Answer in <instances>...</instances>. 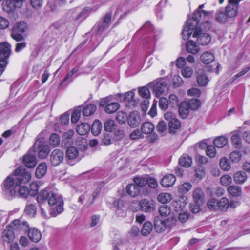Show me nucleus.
I'll list each match as a JSON object with an SVG mask.
<instances>
[{
  "label": "nucleus",
  "instance_id": "f257e3e1",
  "mask_svg": "<svg viewBox=\"0 0 250 250\" xmlns=\"http://www.w3.org/2000/svg\"><path fill=\"white\" fill-rule=\"evenodd\" d=\"M31 178V174L27 171L23 166L19 167L14 174L8 176L4 182L5 194L8 198L14 196L16 193V188L21 183L28 182Z\"/></svg>",
  "mask_w": 250,
  "mask_h": 250
},
{
  "label": "nucleus",
  "instance_id": "f03ea898",
  "mask_svg": "<svg viewBox=\"0 0 250 250\" xmlns=\"http://www.w3.org/2000/svg\"><path fill=\"white\" fill-rule=\"evenodd\" d=\"M46 200L49 205L52 207L50 210V214L52 217L56 216L63 211V201L60 194L54 191L43 189L37 196V200L39 204H42Z\"/></svg>",
  "mask_w": 250,
  "mask_h": 250
},
{
  "label": "nucleus",
  "instance_id": "7ed1b4c3",
  "mask_svg": "<svg viewBox=\"0 0 250 250\" xmlns=\"http://www.w3.org/2000/svg\"><path fill=\"white\" fill-rule=\"evenodd\" d=\"M204 6V4L200 5L194 12L193 18L188 20L182 31L183 40H187L192 35L194 28L198 25L199 21L202 19V17H206L209 16V12L202 10Z\"/></svg>",
  "mask_w": 250,
  "mask_h": 250
},
{
  "label": "nucleus",
  "instance_id": "20e7f679",
  "mask_svg": "<svg viewBox=\"0 0 250 250\" xmlns=\"http://www.w3.org/2000/svg\"><path fill=\"white\" fill-rule=\"evenodd\" d=\"M202 26H204V28L200 27H197L196 25L193 30V37L197 38V43L202 46L207 45L210 43L211 41V37L210 35L206 32L211 28V23L208 21H206Z\"/></svg>",
  "mask_w": 250,
  "mask_h": 250
},
{
  "label": "nucleus",
  "instance_id": "39448f33",
  "mask_svg": "<svg viewBox=\"0 0 250 250\" xmlns=\"http://www.w3.org/2000/svg\"><path fill=\"white\" fill-rule=\"evenodd\" d=\"M113 96L110 95L100 99L99 106L104 107V111L107 114H112L116 112L120 107L117 102H113Z\"/></svg>",
  "mask_w": 250,
  "mask_h": 250
},
{
  "label": "nucleus",
  "instance_id": "423d86ee",
  "mask_svg": "<svg viewBox=\"0 0 250 250\" xmlns=\"http://www.w3.org/2000/svg\"><path fill=\"white\" fill-rule=\"evenodd\" d=\"M11 45L7 42L0 44V76L3 73L8 63L7 58L11 54Z\"/></svg>",
  "mask_w": 250,
  "mask_h": 250
},
{
  "label": "nucleus",
  "instance_id": "0eeeda50",
  "mask_svg": "<svg viewBox=\"0 0 250 250\" xmlns=\"http://www.w3.org/2000/svg\"><path fill=\"white\" fill-rule=\"evenodd\" d=\"M26 24L24 22L17 23L13 28L11 37L16 42H20L24 39V36L21 34L25 32Z\"/></svg>",
  "mask_w": 250,
  "mask_h": 250
},
{
  "label": "nucleus",
  "instance_id": "6e6552de",
  "mask_svg": "<svg viewBox=\"0 0 250 250\" xmlns=\"http://www.w3.org/2000/svg\"><path fill=\"white\" fill-rule=\"evenodd\" d=\"M149 86L152 88L153 93L157 97H159L167 89L166 82L163 79L149 83Z\"/></svg>",
  "mask_w": 250,
  "mask_h": 250
},
{
  "label": "nucleus",
  "instance_id": "1a4fd4ad",
  "mask_svg": "<svg viewBox=\"0 0 250 250\" xmlns=\"http://www.w3.org/2000/svg\"><path fill=\"white\" fill-rule=\"evenodd\" d=\"M35 151L41 159L45 158L49 152V146L44 142L37 141L34 145Z\"/></svg>",
  "mask_w": 250,
  "mask_h": 250
},
{
  "label": "nucleus",
  "instance_id": "9d476101",
  "mask_svg": "<svg viewBox=\"0 0 250 250\" xmlns=\"http://www.w3.org/2000/svg\"><path fill=\"white\" fill-rule=\"evenodd\" d=\"M64 159V153L62 150L55 149L50 155V161L53 166H59L61 164Z\"/></svg>",
  "mask_w": 250,
  "mask_h": 250
},
{
  "label": "nucleus",
  "instance_id": "9b49d317",
  "mask_svg": "<svg viewBox=\"0 0 250 250\" xmlns=\"http://www.w3.org/2000/svg\"><path fill=\"white\" fill-rule=\"evenodd\" d=\"M134 92L133 91H130L126 92L124 95L121 93H118L116 95L119 98H121L123 96V101L127 102L126 106L129 108L135 107L137 102L134 99Z\"/></svg>",
  "mask_w": 250,
  "mask_h": 250
},
{
  "label": "nucleus",
  "instance_id": "f8f14e48",
  "mask_svg": "<svg viewBox=\"0 0 250 250\" xmlns=\"http://www.w3.org/2000/svg\"><path fill=\"white\" fill-rule=\"evenodd\" d=\"M139 205L141 210L145 212H150L155 209L154 202L152 200L144 199L139 201Z\"/></svg>",
  "mask_w": 250,
  "mask_h": 250
},
{
  "label": "nucleus",
  "instance_id": "ddd939ff",
  "mask_svg": "<svg viewBox=\"0 0 250 250\" xmlns=\"http://www.w3.org/2000/svg\"><path fill=\"white\" fill-rule=\"evenodd\" d=\"M74 134L73 130L70 129L63 132L62 135V146H67L70 145L73 143L72 137Z\"/></svg>",
  "mask_w": 250,
  "mask_h": 250
},
{
  "label": "nucleus",
  "instance_id": "4468645a",
  "mask_svg": "<svg viewBox=\"0 0 250 250\" xmlns=\"http://www.w3.org/2000/svg\"><path fill=\"white\" fill-rule=\"evenodd\" d=\"M128 124L132 127L137 126L140 123V116L136 111L131 112L127 118Z\"/></svg>",
  "mask_w": 250,
  "mask_h": 250
},
{
  "label": "nucleus",
  "instance_id": "2eb2a0df",
  "mask_svg": "<svg viewBox=\"0 0 250 250\" xmlns=\"http://www.w3.org/2000/svg\"><path fill=\"white\" fill-rule=\"evenodd\" d=\"M233 178L236 184L242 185L247 181L248 175L245 171L240 170L234 173Z\"/></svg>",
  "mask_w": 250,
  "mask_h": 250
},
{
  "label": "nucleus",
  "instance_id": "dca6fc26",
  "mask_svg": "<svg viewBox=\"0 0 250 250\" xmlns=\"http://www.w3.org/2000/svg\"><path fill=\"white\" fill-rule=\"evenodd\" d=\"M196 79L197 83L200 86H206L209 82L208 78L202 69H199L197 71Z\"/></svg>",
  "mask_w": 250,
  "mask_h": 250
},
{
  "label": "nucleus",
  "instance_id": "f3484780",
  "mask_svg": "<svg viewBox=\"0 0 250 250\" xmlns=\"http://www.w3.org/2000/svg\"><path fill=\"white\" fill-rule=\"evenodd\" d=\"M176 181V178L173 174H167L161 180V184L164 187H171Z\"/></svg>",
  "mask_w": 250,
  "mask_h": 250
},
{
  "label": "nucleus",
  "instance_id": "a211bd4d",
  "mask_svg": "<svg viewBox=\"0 0 250 250\" xmlns=\"http://www.w3.org/2000/svg\"><path fill=\"white\" fill-rule=\"evenodd\" d=\"M2 239L7 243H12L15 239V234L13 230L9 227H6L5 229L2 232Z\"/></svg>",
  "mask_w": 250,
  "mask_h": 250
},
{
  "label": "nucleus",
  "instance_id": "6ab92c4d",
  "mask_svg": "<svg viewBox=\"0 0 250 250\" xmlns=\"http://www.w3.org/2000/svg\"><path fill=\"white\" fill-rule=\"evenodd\" d=\"M126 191L129 196L132 197H136L139 195L140 189H139V187L137 185L132 183L128 184L126 186Z\"/></svg>",
  "mask_w": 250,
  "mask_h": 250
},
{
  "label": "nucleus",
  "instance_id": "aec40b11",
  "mask_svg": "<svg viewBox=\"0 0 250 250\" xmlns=\"http://www.w3.org/2000/svg\"><path fill=\"white\" fill-rule=\"evenodd\" d=\"M23 164L28 168H33L37 164V160L33 154H27L23 157Z\"/></svg>",
  "mask_w": 250,
  "mask_h": 250
},
{
  "label": "nucleus",
  "instance_id": "412c9836",
  "mask_svg": "<svg viewBox=\"0 0 250 250\" xmlns=\"http://www.w3.org/2000/svg\"><path fill=\"white\" fill-rule=\"evenodd\" d=\"M28 235L31 241L37 243L42 238L41 232L35 228H31L29 229Z\"/></svg>",
  "mask_w": 250,
  "mask_h": 250
},
{
  "label": "nucleus",
  "instance_id": "4be33fe9",
  "mask_svg": "<svg viewBox=\"0 0 250 250\" xmlns=\"http://www.w3.org/2000/svg\"><path fill=\"white\" fill-rule=\"evenodd\" d=\"M200 45L193 41H188L186 44V49L187 51L193 54H196L200 51Z\"/></svg>",
  "mask_w": 250,
  "mask_h": 250
},
{
  "label": "nucleus",
  "instance_id": "5701e85b",
  "mask_svg": "<svg viewBox=\"0 0 250 250\" xmlns=\"http://www.w3.org/2000/svg\"><path fill=\"white\" fill-rule=\"evenodd\" d=\"M193 198L195 204H203L204 193L202 189L199 188L195 189L193 192Z\"/></svg>",
  "mask_w": 250,
  "mask_h": 250
},
{
  "label": "nucleus",
  "instance_id": "b1692460",
  "mask_svg": "<svg viewBox=\"0 0 250 250\" xmlns=\"http://www.w3.org/2000/svg\"><path fill=\"white\" fill-rule=\"evenodd\" d=\"M25 0H11L10 4H12L13 7L11 8L10 7L9 8H8V6L7 7H3V9L7 13L13 12L15 8H21Z\"/></svg>",
  "mask_w": 250,
  "mask_h": 250
},
{
  "label": "nucleus",
  "instance_id": "393cba45",
  "mask_svg": "<svg viewBox=\"0 0 250 250\" xmlns=\"http://www.w3.org/2000/svg\"><path fill=\"white\" fill-rule=\"evenodd\" d=\"M154 129V125L149 122H145L141 126L142 133L145 134H149L152 133Z\"/></svg>",
  "mask_w": 250,
  "mask_h": 250
},
{
  "label": "nucleus",
  "instance_id": "a878e982",
  "mask_svg": "<svg viewBox=\"0 0 250 250\" xmlns=\"http://www.w3.org/2000/svg\"><path fill=\"white\" fill-rule=\"evenodd\" d=\"M227 191L231 196L235 197H240L242 194L241 188L235 185L229 186Z\"/></svg>",
  "mask_w": 250,
  "mask_h": 250
},
{
  "label": "nucleus",
  "instance_id": "bb28decb",
  "mask_svg": "<svg viewBox=\"0 0 250 250\" xmlns=\"http://www.w3.org/2000/svg\"><path fill=\"white\" fill-rule=\"evenodd\" d=\"M47 168V165L45 163H42L39 164L36 169V177L39 179L42 178L46 173Z\"/></svg>",
  "mask_w": 250,
  "mask_h": 250
},
{
  "label": "nucleus",
  "instance_id": "cd10ccee",
  "mask_svg": "<svg viewBox=\"0 0 250 250\" xmlns=\"http://www.w3.org/2000/svg\"><path fill=\"white\" fill-rule=\"evenodd\" d=\"M79 155V151L75 147L71 146L68 147L66 151V157L69 160L76 159Z\"/></svg>",
  "mask_w": 250,
  "mask_h": 250
},
{
  "label": "nucleus",
  "instance_id": "c85d7f7f",
  "mask_svg": "<svg viewBox=\"0 0 250 250\" xmlns=\"http://www.w3.org/2000/svg\"><path fill=\"white\" fill-rule=\"evenodd\" d=\"M168 126L170 133L174 134L176 131L180 130L181 128V123L178 119H173L171 121L169 122Z\"/></svg>",
  "mask_w": 250,
  "mask_h": 250
},
{
  "label": "nucleus",
  "instance_id": "c756f323",
  "mask_svg": "<svg viewBox=\"0 0 250 250\" xmlns=\"http://www.w3.org/2000/svg\"><path fill=\"white\" fill-rule=\"evenodd\" d=\"M188 203V200L187 198L184 197L181 198L174 204L176 212L185 211L184 209L186 208Z\"/></svg>",
  "mask_w": 250,
  "mask_h": 250
},
{
  "label": "nucleus",
  "instance_id": "7c9ffc66",
  "mask_svg": "<svg viewBox=\"0 0 250 250\" xmlns=\"http://www.w3.org/2000/svg\"><path fill=\"white\" fill-rule=\"evenodd\" d=\"M102 129V124L99 120H95L91 126V132L94 136L98 135Z\"/></svg>",
  "mask_w": 250,
  "mask_h": 250
},
{
  "label": "nucleus",
  "instance_id": "2f4dec72",
  "mask_svg": "<svg viewBox=\"0 0 250 250\" xmlns=\"http://www.w3.org/2000/svg\"><path fill=\"white\" fill-rule=\"evenodd\" d=\"M166 228V223L164 220L158 217L155 218L154 221V229L158 232H161L165 230Z\"/></svg>",
  "mask_w": 250,
  "mask_h": 250
},
{
  "label": "nucleus",
  "instance_id": "473e14b6",
  "mask_svg": "<svg viewBox=\"0 0 250 250\" xmlns=\"http://www.w3.org/2000/svg\"><path fill=\"white\" fill-rule=\"evenodd\" d=\"M214 54L209 51L204 52L201 55V60L202 62L205 64H208L214 60Z\"/></svg>",
  "mask_w": 250,
  "mask_h": 250
},
{
  "label": "nucleus",
  "instance_id": "72a5a7b5",
  "mask_svg": "<svg viewBox=\"0 0 250 250\" xmlns=\"http://www.w3.org/2000/svg\"><path fill=\"white\" fill-rule=\"evenodd\" d=\"M189 108L186 101L182 102L179 107V113L180 116L183 119L186 118L189 114Z\"/></svg>",
  "mask_w": 250,
  "mask_h": 250
},
{
  "label": "nucleus",
  "instance_id": "f704fd0d",
  "mask_svg": "<svg viewBox=\"0 0 250 250\" xmlns=\"http://www.w3.org/2000/svg\"><path fill=\"white\" fill-rule=\"evenodd\" d=\"M76 130L77 133L80 135H84L90 130V125L85 123H81L78 125Z\"/></svg>",
  "mask_w": 250,
  "mask_h": 250
},
{
  "label": "nucleus",
  "instance_id": "c9c22d12",
  "mask_svg": "<svg viewBox=\"0 0 250 250\" xmlns=\"http://www.w3.org/2000/svg\"><path fill=\"white\" fill-rule=\"evenodd\" d=\"M179 164L185 167H188L191 166L192 159L187 154H183L179 160Z\"/></svg>",
  "mask_w": 250,
  "mask_h": 250
},
{
  "label": "nucleus",
  "instance_id": "e433bc0d",
  "mask_svg": "<svg viewBox=\"0 0 250 250\" xmlns=\"http://www.w3.org/2000/svg\"><path fill=\"white\" fill-rule=\"evenodd\" d=\"M228 139L224 136H219L214 140L213 144L218 148H222L228 143Z\"/></svg>",
  "mask_w": 250,
  "mask_h": 250
},
{
  "label": "nucleus",
  "instance_id": "4c0bfd02",
  "mask_svg": "<svg viewBox=\"0 0 250 250\" xmlns=\"http://www.w3.org/2000/svg\"><path fill=\"white\" fill-rule=\"evenodd\" d=\"M229 207V200L225 197L222 198L217 203V209L222 211L226 210Z\"/></svg>",
  "mask_w": 250,
  "mask_h": 250
},
{
  "label": "nucleus",
  "instance_id": "58836bf2",
  "mask_svg": "<svg viewBox=\"0 0 250 250\" xmlns=\"http://www.w3.org/2000/svg\"><path fill=\"white\" fill-rule=\"evenodd\" d=\"M157 200L163 204L169 202L172 199V196L168 193H161L157 196Z\"/></svg>",
  "mask_w": 250,
  "mask_h": 250
},
{
  "label": "nucleus",
  "instance_id": "ea45409f",
  "mask_svg": "<svg viewBox=\"0 0 250 250\" xmlns=\"http://www.w3.org/2000/svg\"><path fill=\"white\" fill-rule=\"evenodd\" d=\"M229 158L232 163H237L242 159V154L239 151L234 150L230 153Z\"/></svg>",
  "mask_w": 250,
  "mask_h": 250
},
{
  "label": "nucleus",
  "instance_id": "a19ab883",
  "mask_svg": "<svg viewBox=\"0 0 250 250\" xmlns=\"http://www.w3.org/2000/svg\"><path fill=\"white\" fill-rule=\"evenodd\" d=\"M186 103L188 104V106L189 109L196 110L200 106V101L196 99H192L188 101H186Z\"/></svg>",
  "mask_w": 250,
  "mask_h": 250
},
{
  "label": "nucleus",
  "instance_id": "79ce46f5",
  "mask_svg": "<svg viewBox=\"0 0 250 250\" xmlns=\"http://www.w3.org/2000/svg\"><path fill=\"white\" fill-rule=\"evenodd\" d=\"M152 230V224L150 222H145L142 227L141 233L143 236L149 234Z\"/></svg>",
  "mask_w": 250,
  "mask_h": 250
},
{
  "label": "nucleus",
  "instance_id": "37998d69",
  "mask_svg": "<svg viewBox=\"0 0 250 250\" xmlns=\"http://www.w3.org/2000/svg\"><path fill=\"white\" fill-rule=\"evenodd\" d=\"M116 127V124L114 120H107L104 124V129L106 131L112 132Z\"/></svg>",
  "mask_w": 250,
  "mask_h": 250
},
{
  "label": "nucleus",
  "instance_id": "c03bdc74",
  "mask_svg": "<svg viewBox=\"0 0 250 250\" xmlns=\"http://www.w3.org/2000/svg\"><path fill=\"white\" fill-rule=\"evenodd\" d=\"M96 106L94 104H89L83 109V114L85 116H89L93 114L96 111Z\"/></svg>",
  "mask_w": 250,
  "mask_h": 250
},
{
  "label": "nucleus",
  "instance_id": "a18cd8bd",
  "mask_svg": "<svg viewBox=\"0 0 250 250\" xmlns=\"http://www.w3.org/2000/svg\"><path fill=\"white\" fill-rule=\"evenodd\" d=\"M232 143L236 148H240L242 146L241 140L239 135L236 132H234L231 136Z\"/></svg>",
  "mask_w": 250,
  "mask_h": 250
},
{
  "label": "nucleus",
  "instance_id": "49530a36",
  "mask_svg": "<svg viewBox=\"0 0 250 250\" xmlns=\"http://www.w3.org/2000/svg\"><path fill=\"white\" fill-rule=\"evenodd\" d=\"M60 143V138L57 133L52 134L49 138V144L52 147H57Z\"/></svg>",
  "mask_w": 250,
  "mask_h": 250
},
{
  "label": "nucleus",
  "instance_id": "de8ad7c7",
  "mask_svg": "<svg viewBox=\"0 0 250 250\" xmlns=\"http://www.w3.org/2000/svg\"><path fill=\"white\" fill-rule=\"evenodd\" d=\"M229 18L227 16L226 12L223 10H219L216 13V20L220 23H225L227 22Z\"/></svg>",
  "mask_w": 250,
  "mask_h": 250
},
{
  "label": "nucleus",
  "instance_id": "09e8293b",
  "mask_svg": "<svg viewBox=\"0 0 250 250\" xmlns=\"http://www.w3.org/2000/svg\"><path fill=\"white\" fill-rule=\"evenodd\" d=\"M36 209L37 208L34 205L28 203L25 207L24 211L28 216L33 217L36 214Z\"/></svg>",
  "mask_w": 250,
  "mask_h": 250
},
{
  "label": "nucleus",
  "instance_id": "8fccbe9b",
  "mask_svg": "<svg viewBox=\"0 0 250 250\" xmlns=\"http://www.w3.org/2000/svg\"><path fill=\"white\" fill-rule=\"evenodd\" d=\"M221 168L225 171H229L231 168L230 162L226 157L222 158L219 162Z\"/></svg>",
  "mask_w": 250,
  "mask_h": 250
},
{
  "label": "nucleus",
  "instance_id": "3c124183",
  "mask_svg": "<svg viewBox=\"0 0 250 250\" xmlns=\"http://www.w3.org/2000/svg\"><path fill=\"white\" fill-rule=\"evenodd\" d=\"M81 106H79L72 113L71 118V121L72 123H76L79 120L81 116Z\"/></svg>",
  "mask_w": 250,
  "mask_h": 250
},
{
  "label": "nucleus",
  "instance_id": "603ef678",
  "mask_svg": "<svg viewBox=\"0 0 250 250\" xmlns=\"http://www.w3.org/2000/svg\"><path fill=\"white\" fill-rule=\"evenodd\" d=\"M138 93L139 95L145 100H148L150 97V93L148 88L146 86L141 87L139 89Z\"/></svg>",
  "mask_w": 250,
  "mask_h": 250
},
{
  "label": "nucleus",
  "instance_id": "864d4df0",
  "mask_svg": "<svg viewBox=\"0 0 250 250\" xmlns=\"http://www.w3.org/2000/svg\"><path fill=\"white\" fill-rule=\"evenodd\" d=\"M134 184L137 185L139 187V189L141 188L145 187L147 184V178L140 177H135L133 179Z\"/></svg>",
  "mask_w": 250,
  "mask_h": 250
},
{
  "label": "nucleus",
  "instance_id": "5fc2aeb1",
  "mask_svg": "<svg viewBox=\"0 0 250 250\" xmlns=\"http://www.w3.org/2000/svg\"><path fill=\"white\" fill-rule=\"evenodd\" d=\"M76 145L81 149H85L87 146L86 140L82 136H80L77 138Z\"/></svg>",
  "mask_w": 250,
  "mask_h": 250
},
{
  "label": "nucleus",
  "instance_id": "6e6d98bb",
  "mask_svg": "<svg viewBox=\"0 0 250 250\" xmlns=\"http://www.w3.org/2000/svg\"><path fill=\"white\" fill-rule=\"evenodd\" d=\"M159 212L163 216H167L171 212V209L167 205H162L159 209Z\"/></svg>",
  "mask_w": 250,
  "mask_h": 250
},
{
  "label": "nucleus",
  "instance_id": "4d7b16f0",
  "mask_svg": "<svg viewBox=\"0 0 250 250\" xmlns=\"http://www.w3.org/2000/svg\"><path fill=\"white\" fill-rule=\"evenodd\" d=\"M29 191V195L32 196H35L36 195L39 191V186L37 183L33 182L30 184V189Z\"/></svg>",
  "mask_w": 250,
  "mask_h": 250
},
{
  "label": "nucleus",
  "instance_id": "13d9d810",
  "mask_svg": "<svg viewBox=\"0 0 250 250\" xmlns=\"http://www.w3.org/2000/svg\"><path fill=\"white\" fill-rule=\"evenodd\" d=\"M220 182L223 186H228L232 183V178L229 175H224L221 177Z\"/></svg>",
  "mask_w": 250,
  "mask_h": 250
},
{
  "label": "nucleus",
  "instance_id": "bf43d9fd",
  "mask_svg": "<svg viewBox=\"0 0 250 250\" xmlns=\"http://www.w3.org/2000/svg\"><path fill=\"white\" fill-rule=\"evenodd\" d=\"M18 193L21 197L26 198L29 195V191L27 187L23 186L20 187Z\"/></svg>",
  "mask_w": 250,
  "mask_h": 250
},
{
  "label": "nucleus",
  "instance_id": "052dcab7",
  "mask_svg": "<svg viewBox=\"0 0 250 250\" xmlns=\"http://www.w3.org/2000/svg\"><path fill=\"white\" fill-rule=\"evenodd\" d=\"M181 74L185 78H190L193 74V70L191 67H185L181 70Z\"/></svg>",
  "mask_w": 250,
  "mask_h": 250
},
{
  "label": "nucleus",
  "instance_id": "680f3d73",
  "mask_svg": "<svg viewBox=\"0 0 250 250\" xmlns=\"http://www.w3.org/2000/svg\"><path fill=\"white\" fill-rule=\"evenodd\" d=\"M127 119V115L125 112L123 111H119L118 112L116 120L121 124H124L126 122Z\"/></svg>",
  "mask_w": 250,
  "mask_h": 250
},
{
  "label": "nucleus",
  "instance_id": "e2e57ef3",
  "mask_svg": "<svg viewBox=\"0 0 250 250\" xmlns=\"http://www.w3.org/2000/svg\"><path fill=\"white\" fill-rule=\"evenodd\" d=\"M192 188L190 183L186 182L182 184L179 188L180 192L182 193H186L190 190Z\"/></svg>",
  "mask_w": 250,
  "mask_h": 250
},
{
  "label": "nucleus",
  "instance_id": "0e129e2a",
  "mask_svg": "<svg viewBox=\"0 0 250 250\" xmlns=\"http://www.w3.org/2000/svg\"><path fill=\"white\" fill-rule=\"evenodd\" d=\"M206 154L208 156L211 158H214L216 154L215 147L212 145L208 146L206 149Z\"/></svg>",
  "mask_w": 250,
  "mask_h": 250
},
{
  "label": "nucleus",
  "instance_id": "69168bd1",
  "mask_svg": "<svg viewBox=\"0 0 250 250\" xmlns=\"http://www.w3.org/2000/svg\"><path fill=\"white\" fill-rule=\"evenodd\" d=\"M143 137L142 133L139 129L133 130L129 135V138L132 140L139 139Z\"/></svg>",
  "mask_w": 250,
  "mask_h": 250
},
{
  "label": "nucleus",
  "instance_id": "338daca9",
  "mask_svg": "<svg viewBox=\"0 0 250 250\" xmlns=\"http://www.w3.org/2000/svg\"><path fill=\"white\" fill-rule=\"evenodd\" d=\"M30 4L34 9L38 10L42 7L43 0H30Z\"/></svg>",
  "mask_w": 250,
  "mask_h": 250
},
{
  "label": "nucleus",
  "instance_id": "774afa93",
  "mask_svg": "<svg viewBox=\"0 0 250 250\" xmlns=\"http://www.w3.org/2000/svg\"><path fill=\"white\" fill-rule=\"evenodd\" d=\"M169 102L167 99L161 97L159 100V106L163 110H166L168 107Z\"/></svg>",
  "mask_w": 250,
  "mask_h": 250
}]
</instances>
